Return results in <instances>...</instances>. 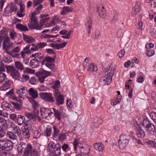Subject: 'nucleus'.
Wrapping results in <instances>:
<instances>
[{"mask_svg":"<svg viewBox=\"0 0 156 156\" xmlns=\"http://www.w3.org/2000/svg\"><path fill=\"white\" fill-rule=\"evenodd\" d=\"M42 5H39L36 8V12H33L30 16V23L28 24V26L30 30L36 29L41 30L42 28V26L37 22V19L35 15L36 14H39L42 8Z\"/></svg>","mask_w":156,"mask_h":156,"instance_id":"f257e3e1","label":"nucleus"},{"mask_svg":"<svg viewBox=\"0 0 156 156\" xmlns=\"http://www.w3.org/2000/svg\"><path fill=\"white\" fill-rule=\"evenodd\" d=\"M47 149L51 152L52 156H59L61 154V145L60 144H55L53 142L50 141L47 146Z\"/></svg>","mask_w":156,"mask_h":156,"instance_id":"f03ea898","label":"nucleus"},{"mask_svg":"<svg viewBox=\"0 0 156 156\" xmlns=\"http://www.w3.org/2000/svg\"><path fill=\"white\" fill-rule=\"evenodd\" d=\"M23 156H39L37 151L30 144H27L23 151Z\"/></svg>","mask_w":156,"mask_h":156,"instance_id":"7ed1b4c3","label":"nucleus"},{"mask_svg":"<svg viewBox=\"0 0 156 156\" xmlns=\"http://www.w3.org/2000/svg\"><path fill=\"white\" fill-rule=\"evenodd\" d=\"M7 70L10 73V75L15 80H20L21 79L20 74L19 71L12 66H8L7 67Z\"/></svg>","mask_w":156,"mask_h":156,"instance_id":"20e7f679","label":"nucleus"},{"mask_svg":"<svg viewBox=\"0 0 156 156\" xmlns=\"http://www.w3.org/2000/svg\"><path fill=\"white\" fill-rule=\"evenodd\" d=\"M129 138V136L127 135L122 134L120 136L118 143L120 149H123L127 146Z\"/></svg>","mask_w":156,"mask_h":156,"instance_id":"39448f33","label":"nucleus"},{"mask_svg":"<svg viewBox=\"0 0 156 156\" xmlns=\"http://www.w3.org/2000/svg\"><path fill=\"white\" fill-rule=\"evenodd\" d=\"M142 126L145 129L146 133L149 134L151 133V132H154L155 130L154 125L147 119L143 120Z\"/></svg>","mask_w":156,"mask_h":156,"instance_id":"423d86ee","label":"nucleus"},{"mask_svg":"<svg viewBox=\"0 0 156 156\" xmlns=\"http://www.w3.org/2000/svg\"><path fill=\"white\" fill-rule=\"evenodd\" d=\"M53 95L56 100V104L57 105H62L64 103V97L61 94L58 90L53 91Z\"/></svg>","mask_w":156,"mask_h":156,"instance_id":"0eeeda50","label":"nucleus"},{"mask_svg":"<svg viewBox=\"0 0 156 156\" xmlns=\"http://www.w3.org/2000/svg\"><path fill=\"white\" fill-rule=\"evenodd\" d=\"M112 73H109L108 74L102 77L99 80L100 84L103 86L110 84L112 82Z\"/></svg>","mask_w":156,"mask_h":156,"instance_id":"6e6552de","label":"nucleus"},{"mask_svg":"<svg viewBox=\"0 0 156 156\" xmlns=\"http://www.w3.org/2000/svg\"><path fill=\"white\" fill-rule=\"evenodd\" d=\"M51 72L44 70H41L37 73L39 77L38 79L40 82L43 83L45 78L50 75Z\"/></svg>","mask_w":156,"mask_h":156,"instance_id":"1a4fd4ad","label":"nucleus"},{"mask_svg":"<svg viewBox=\"0 0 156 156\" xmlns=\"http://www.w3.org/2000/svg\"><path fill=\"white\" fill-rule=\"evenodd\" d=\"M3 149L5 151H8L11 150L13 148V143L9 140H0Z\"/></svg>","mask_w":156,"mask_h":156,"instance_id":"9d476101","label":"nucleus"},{"mask_svg":"<svg viewBox=\"0 0 156 156\" xmlns=\"http://www.w3.org/2000/svg\"><path fill=\"white\" fill-rule=\"evenodd\" d=\"M40 97L43 100L49 102L53 103L55 101L51 93L41 92Z\"/></svg>","mask_w":156,"mask_h":156,"instance_id":"9b49d317","label":"nucleus"},{"mask_svg":"<svg viewBox=\"0 0 156 156\" xmlns=\"http://www.w3.org/2000/svg\"><path fill=\"white\" fill-rule=\"evenodd\" d=\"M41 115L42 118L46 119L48 116L53 113L52 108H42L40 109Z\"/></svg>","mask_w":156,"mask_h":156,"instance_id":"f8f14e48","label":"nucleus"},{"mask_svg":"<svg viewBox=\"0 0 156 156\" xmlns=\"http://www.w3.org/2000/svg\"><path fill=\"white\" fill-rule=\"evenodd\" d=\"M10 39L9 37L6 35L4 36L2 46L3 49L5 50V52L7 53H8V49L11 46L10 44Z\"/></svg>","mask_w":156,"mask_h":156,"instance_id":"ddd939ff","label":"nucleus"},{"mask_svg":"<svg viewBox=\"0 0 156 156\" xmlns=\"http://www.w3.org/2000/svg\"><path fill=\"white\" fill-rule=\"evenodd\" d=\"M97 11L99 15L102 18H105L107 16L105 9L102 5L97 6Z\"/></svg>","mask_w":156,"mask_h":156,"instance_id":"4468645a","label":"nucleus"},{"mask_svg":"<svg viewBox=\"0 0 156 156\" xmlns=\"http://www.w3.org/2000/svg\"><path fill=\"white\" fill-rule=\"evenodd\" d=\"M16 92L18 94V97L21 98H23L26 96L28 92L27 88L25 87H22L19 89H16Z\"/></svg>","mask_w":156,"mask_h":156,"instance_id":"2eb2a0df","label":"nucleus"},{"mask_svg":"<svg viewBox=\"0 0 156 156\" xmlns=\"http://www.w3.org/2000/svg\"><path fill=\"white\" fill-rule=\"evenodd\" d=\"M111 22L113 24H115L119 20V13L116 10H113L111 12Z\"/></svg>","mask_w":156,"mask_h":156,"instance_id":"dca6fc26","label":"nucleus"},{"mask_svg":"<svg viewBox=\"0 0 156 156\" xmlns=\"http://www.w3.org/2000/svg\"><path fill=\"white\" fill-rule=\"evenodd\" d=\"M12 83V81L10 80H5L4 83L0 87V90H2L5 91L10 88Z\"/></svg>","mask_w":156,"mask_h":156,"instance_id":"f3484780","label":"nucleus"},{"mask_svg":"<svg viewBox=\"0 0 156 156\" xmlns=\"http://www.w3.org/2000/svg\"><path fill=\"white\" fill-rule=\"evenodd\" d=\"M25 115L31 121L35 122L37 121V115L36 114L26 112L25 113Z\"/></svg>","mask_w":156,"mask_h":156,"instance_id":"a211bd4d","label":"nucleus"},{"mask_svg":"<svg viewBox=\"0 0 156 156\" xmlns=\"http://www.w3.org/2000/svg\"><path fill=\"white\" fill-rule=\"evenodd\" d=\"M81 154L83 155L88 154L90 151V147L88 145H87L84 147L82 146L80 147Z\"/></svg>","mask_w":156,"mask_h":156,"instance_id":"6ab92c4d","label":"nucleus"},{"mask_svg":"<svg viewBox=\"0 0 156 156\" xmlns=\"http://www.w3.org/2000/svg\"><path fill=\"white\" fill-rule=\"evenodd\" d=\"M136 128L137 130L136 133L137 136L139 138H143L145 136L144 132L140 126H138Z\"/></svg>","mask_w":156,"mask_h":156,"instance_id":"aec40b11","label":"nucleus"},{"mask_svg":"<svg viewBox=\"0 0 156 156\" xmlns=\"http://www.w3.org/2000/svg\"><path fill=\"white\" fill-rule=\"evenodd\" d=\"M67 44L66 42H64L60 44L51 43L50 46L53 48L58 50L61 48H64L66 46Z\"/></svg>","mask_w":156,"mask_h":156,"instance_id":"412c9836","label":"nucleus"},{"mask_svg":"<svg viewBox=\"0 0 156 156\" xmlns=\"http://www.w3.org/2000/svg\"><path fill=\"white\" fill-rule=\"evenodd\" d=\"M41 62V61L37 60L35 58L33 59L30 62V66L33 68H36L39 66Z\"/></svg>","mask_w":156,"mask_h":156,"instance_id":"4be33fe9","label":"nucleus"},{"mask_svg":"<svg viewBox=\"0 0 156 156\" xmlns=\"http://www.w3.org/2000/svg\"><path fill=\"white\" fill-rule=\"evenodd\" d=\"M7 128L6 121L3 118H0V129L6 130Z\"/></svg>","mask_w":156,"mask_h":156,"instance_id":"5701e85b","label":"nucleus"},{"mask_svg":"<svg viewBox=\"0 0 156 156\" xmlns=\"http://www.w3.org/2000/svg\"><path fill=\"white\" fill-rule=\"evenodd\" d=\"M73 10V9L72 7L64 6L62 8V11L60 14L64 16L66 15L68 13L72 12Z\"/></svg>","mask_w":156,"mask_h":156,"instance_id":"b1692460","label":"nucleus"},{"mask_svg":"<svg viewBox=\"0 0 156 156\" xmlns=\"http://www.w3.org/2000/svg\"><path fill=\"white\" fill-rule=\"evenodd\" d=\"M27 144L23 142H21L17 146V150L18 152L22 153L23 150L25 149Z\"/></svg>","mask_w":156,"mask_h":156,"instance_id":"393cba45","label":"nucleus"},{"mask_svg":"<svg viewBox=\"0 0 156 156\" xmlns=\"http://www.w3.org/2000/svg\"><path fill=\"white\" fill-rule=\"evenodd\" d=\"M11 103L14 106V108L17 110H20L22 109V103L20 101H11Z\"/></svg>","mask_w":156,"mask_h":156,"instance_id":"a878e982","label":"nucleus"},{"mask_svg":"<svg viewBox=\"0 0 156 156\" xmlns=\"http://www.w3.org/2000/svg\"><path fill=\"white\" fill-rule=\"evenodd\" d=\"M94 147L96 150L99 151H101L103 150L104 146L102 143H97L94 145Z\"/></svg>","mask_w":156,"mask_h":156,"instance_id":"bb28decb","label":"nucleus"},{"mask_svg":"<svg viewBox=\"0 0 156 156\" xmlns=\"http://www.w3.org/2000/svg\"><path fill=\"white\" fill-rule=\"evenodd\" d=\"M92 25V22L90 18L88 17L87 19L86 23V27L87 29L88 33L89 34L90 30Z\"/></svg>","mask_w":156,"mask_h":156,"instance_id":"cd10ccee","label":"nucleus"},{"mask_svg":"<svg viewBox=\"0 0 156 156\" xmlns=\"http://www.w3.org/2000/svg\"><path fill=\"white\" fill-rule=\"evenodd\" d=\"M29 94L34 98L38 97L37 91L33 88H30L28 91Z\"/></svg>","mask_w":156,"mask_h":156,"instance_id":"c85d7f7f","label":"nucleus"},{"mask_svg":"<svg viewBox=\"0 0 156 156\" xmlns=\"http://www.w3.org/2000/svg\"><path fill=\"white\" fill-rule=\"evenodd\" d=\"M52 112H54V114L55 117L58 120H60L61 119V112L59 110H56L55 108H52Z\"/></svg>","mask_w":156,"mask_h":156,"instance_id":"c756f323","label":"nucleus"},{"mask_svg":"<svg viewBox=\"0 0 156 156\" xmlns=\"http://www.w3.org/2000/svg\"><path fill=\"white\" fill-rule=\"evenodd\" d=\"M23 40L24 41L28 43H31L34 41V39L32 37L28 35H26L23 34Z\"/></svg>","mask_w":156,"mask_h":156,"instance_id":"7c9ffc66","label":"nucleus"},{"mask_svg":"<svg viewBox=\"0 0 156 156\" xmlns=\"http://www.w3.org/2000/svg\"><path fill=\"white\" fill-rule=\"evenodd\" d=\"M140 3L139 2L137 1L136 2L134 8L133 9L132 12H134V14H137L140 9Z\"/></svg>","mask_w":156,"mask_h":156,"instance_id":"2f4dec72","label":"nucleus"},{"mask_svg":"<svg viewBox=\"0 0 156 156\" xmlns=\"http://www.w3.org/2000/svg\"><path fill=\"white\" fill-rule=\"evenodd\" d=\"M16 28L21 30L23 31H28V29L27 26H24L20 23L17 24L16 25Z\"/></svg>","mask_w":156,"mask_h":156,"instance_id":"473e14b6","label":"nucleus"},{"mask_svg":"<svg viewBox=\"0 0 156 156\" xmlns=\"http://www.w3.org/2000/svg\"><path fill=\"white\" fill-rule=\"evenodd\" d=\"M24 119V116L19 115L16 121L17 122L18 125L20 126L23 123Z\"/></svg>","mask_w":156,"mask_h":156,"instance_id":"72a5a7b5","label":"nucleus"},{"mask_svg":"<svg viewBox=\"0 0 156 156\" xmlns=\"http://www.w3.org/2000/svg\"><path fill=\"white\" fill-rule=\"evenodd\" d=\"M15 66L16 68L20 70H23L24 67L23 65L20 62L16 61L15 62Z\"/></svg>","mask_w":156,"mask_h":156,"instance_id":"f704fd0d","label":"nucleus"},{"mask_svg":"<svg viewBox=\"0 0 156 156\" xmlns=\"http://www.w3.org/2000/svg\"><path fill=\"white\" fill-rule=\"evenodd\" d=\"M54 60L55 59L49 56H47L44 58L41 64L42 65H44L45 62H53Z\"/></svg>","mask_w":156,"mask_h":156,"instance_id":"c9c22d12","label":"nucleus"},{"mask_svg":"<svg viewBox=\"0 0 156 156\" xmlns=\"http://www.w3.org/2000/svg\"><path fill=\"white\" fill-rule=\"evenodd\" d=\"M51 128L50 126H47L44 132V135L47 137L50 136L52 132Z\"/></svg>","mask_w":156,"mask_h":156,"instance_id":"e433bc0d","label":"nucleus"},{"mask_svg":"<svg viewBox=\"0 0 156 156\" xmlns=\"http://www.w3.org/2000/svg\"><path fill=\"white\" fill-rule=\"evenodd\" d=\"M6 136L11 139L14 140L16 138L17 136L13 132H8L6 133Z\"/></svg>","mask_w":156,"mask_h":156,"instance_id":"4c0bfd02","label":"nucleus"},{"mask_svg":"<svg viewBox=\"0 0 156 156\" xmlns=\"http://www.w3.org/2000/svg\"><path fill=\"white\" fill-rule=\"evenodd\" d=\"M13 133H15L17 136H20L21 134V131L18 126H16L13 127Z\"/></svg>","mask_w":156,"mask_h":156,"instance_id":"58836bf2","label":"nucleus"},{"mask_svg":"<svg viewBox=\"0 0 156 156\" xmlns=\"http://www.w3.org/2000/svg\"><path fill=\"white\" fill-rule=\"evenodd\" d=\"M60 87V82L59 80H56L52 86V88L54 90V91L55 90H58V88Z\"/></svg>","mask_w":156,"mask_h":156,"instance_id":"ea45409f","label":"nucleus"},{"mask_svg":"<svg viewBox=\"0 0 156 156\" xmlns=\"http://www.w3.org/2000/svg\"><path fill=\"white\" fill-rule=\"evenodd\" d=\"M44 55L43 54L40 53H36L35 58L37 60L41 61L44 59Z\"/></svg>","mask_w":156,"mask_h":156,"instance_id":"a19ab883","label":"nucleus"},{"mask_svg":"<svg viewBox=\"0 0 156 156\" xmlns=\"http://www.w3.org/2000/svg\"><path fill=\"white\" fill-rule=\"evenodd\" d=\"M98 68L95 66L93 64H91L89 66L87 69V71L90 72H93L97 71Z\"/></svg>","mask_w":156,"mask_h":156,"instance_id":"79ce46f5","label":"nucleus"},{"mask_svg":"<svg viewBox=\"0 0 156 156\" xmlns=\"http://www.w3.org/2000/svg\"><path fill=\"white\" fill-rule=\"evenodd\" d=\"M79 139L78 138L75 139L73 144V145L74 149L75 151H77V148L79 144ZM78 147H80L78 146Z\"/></svg>","mask_w":156,"mask_h":156,"instance_id":"37998d69","label":"nucleus"},{"mask_svg":"<svg viewBox=\"0 0 156 156\" xmlns=\"http://www.w3.org/2000/svg\"><path fill=\"white\" fill-rule=\"evenodd\" d=\"M58 139L61 141H63L66 139V135L65 133H60L58 135Z\"/></svg>","mask_w":156,"mask_h":156,"instance_id":"c03bdc74","label":"nucleus"},{"mask_svg":"<svg viewBox=\"0 0 156 156\" xmlns=\"http://www.w3.org/2000/svg\"><path fill=\"white\" fill-rule=\"evenodd\" d=\"M7 6L9 7V11L10 13L12 12H16L17 8L15 5L12 4Z\"/></svg>","mask_w":156,"mask_h":156,"instance_id":"a18cd8bd","label":"nucleus"},{"mask_svg":"<svg viewBox=\"0 0 156 156\" xmlns=\"http://www.w3.org/2000/svg\"><path fill=\"white\" fill-rule=\"evenodd\" d=\"M54 132L53 133V136L54 138H55L58 135L60 131L58 128L55 126H53V127Z\"/></svg>","mask_w":156,"mask_h":156,"instance_id":"49530a36","label":"nucleus"},{"mask_svg":"<svg viewBox=\"0 0 156 156\" xmlns=\"http://www.w3.org/2000/svg\"><path fill=\"white\" fill-rule=\"evenodd\" d=\"M30 121H27L24 122L23 124L24 128L26 130H29L31 129V124Z\"/></svg>","mask_w":156,"mask_h":156,"instance_id":"de8ad7c7","label":"nucleus"},{"mask_svg":"<svg viewBox=\"0 0 156 156\" xmlns=\"http://www.w3.org/2000/svg\"><path fill=\"white\" fill-rule=\"evenodd\" d=\"M23 72L27 74H33L35 72V71L34 70L32 69H31L26 67L25 69H24Z\"/></svg>","mask_w":156,"mask_h":156,"instance_id":"09e8293b","label":"nucleus"},{"mask_svg":"<svg viewBox=\"0 0 156 156\" xmlns=\"http://www.w3.org/2000/svg\"><path fill=\"white\" fill-rule=\"evenodd\" d=\"M6 75L3 73H0V83H2L7 79Z\"/></svg>","mask_w":156,"mask_h":156,"instance_id":"8fccbe9b","label":"nucleus"},{"mask_svg":"<svg viewBox=\"0 0 156 156\" xmlns=\"http://www.w3.org/2000/svg\"><path fill=\"white\" fill-rule=\"evenodd\" d=\"M45 65L51 70H52L55 67V65L52 63V62H46Z\"/></svg>","mask_w":156,"mask_h":156,"instance_id":"3c124183","label":"nucleus"},{"mask_svg":"<svg viewBox=\"0 0 156 156\" xmlns=\"http://www.w3.org/2000/svg\"><path fill=\"white\" fill-rule=\"evenodd\" d=\"M149 147H151L156 148V142L152 140H149L147 142Z\"/></svg>","mask_w":156,"mask_h":156,"instance_id":"603ef678","label":"nucleus"},{"mask_svg":"<svg viewBox=\"0 0 156 156\" xmlns=\"http://www.w3.org/2000/svg\"><path fill=\"white\" fill-rule=\"evenodd\" d=\"M150 116L154 123L156 122V112H152L150 115Z\"/></svg>","mask_w":156,"mask_h":156,"instance_id":"864d4df0","label":"nucleus"},{"mask_svg":"<svg viewBox=\"0 0 156 156\" xmlns=\"http://www.w3.org/2000/svg\"><path fill=\"white\" fill-rule=\"evenodd\" d=\"M121 100V99L120 98H117L115 99L112 100L111 104L112 105H115L118 103H119Z\"/></svg>","mask_w":156,"mask_h":156,"instance_id":"5fc2aeb1","label":"nucleus"},{"mask_svg":"<svg viewBox=\"0 0 156 156\" xmlns=\"http://www.w3.org/2000/svg\"><path fill=\"white\" fill-rule=\"evenodd\" d=\"M154 54V51L150 49L146 51V55L148 57L152 56Z\"/></svg>","mask_w":156,"mask_h":156,"instance_id":"6e6d98bb","label":"nucleus"},{"mask_svg":"<svg viewBox=\"0 0 156 156\" xmlns=\"http://www.w3.org/2000/svg\"><path fill=\"white\" fill-rule=\"evenodd\" d=\"M23 137L26 139H28L30 136V133L29 130H26L23 133Z\"/></svg>","mask_w":156,"mask_h":156,"instance_id":"4d7b16f0","label":"nucleus"},{"mask_svg":"<svg viewBox=\"0 0 156 156\" xmlns=\"http://www.w3.org/2000/svg\"><path fill=\"white\" fill-rule=\"evenodd\" d=\"M11 106V105H9V103H7L6 102H3V104L1 105L2 108H3L4 107L3 109H4V108H8V109H10V107Z\"/></svg>","mask_w":156,"mask_h":156,"instance_id":"13d9d810","label":"nucleus"},{"mask_svg":"<svg viewBox=\"0 0 156 156\" xmlns=\"http://www.w3.org/2000/svg\"><path fill=\"white\" fill-rule=\"evenodd\" d=\"M44 1V0H33V6L36 7L37 5L40 3H42Z\"/></svg>","mask_w":156,"mask_h":156,"instance_id":"bf43d9fd","label":"nucleus"},{"mask_svg":"<svg viewBox=\"0 0 156 156\" xmlns=\"http://www.w3.org/2000/svg\"><path fill=\"white\" fill-rule=\"evenodd\" d=\"M30 45H27L23 48V51L25 52V54H28L30 53L31 51L30 49Z\"/></svg>","mask_w":156,"mask_h":156,"instance_id":"052dcab7","label":"nucleus"},{"mask_svg":"<svg viewBox=\"0 0 156 156\" xmlns=\"http://www.w3.org/2000/svg\"><path fill=\"white\" fill-rule=\"evenodd\" d=\"M37 44L38 49L42 48L47 45L46 43L44 42H40Z\"/></svg>","mask_w":156,"mask_h":156,"instance_id":"680f3d73","label":"nucleus"},{"mask_svg":"<svg viewBox=\"0 0 156 156\" xmlns=\"http://www.w3.org/2000/svg\"><path fill=\"white\" fill-rule=\"evenodd\" d=\"M150 33L153 37L155 38L156 37V32L154 28H150Z\"/></svg>","mask_w":156,"mask_h":156,"instance_id":"e2e57ef3","label":"nucleus"},{"mask_svg":"<svg viewBox=\"0 0 156 156\" xmlns=\"http://www.w3.org/2000/svg\"><path fill=\"white\" fill-rule=\"evenodd\" d=\"M41 135V133L38 130H35L34 132L33 136L34 138L37 139Z\"/></svg>","mask_w":156,"mask_h":156,"instance_id":"0e129e2a","label":"nucleus"},{"mask_svg":"<svg viewBox=\"0 0 156 156\" xmlns=\"http://www.w3.org/2000/svg\"><path fill=\"white\" fill-rule=\"evenodd\" d=\"M32 107L34 110H37L38 108V103L35 101H33L32 104Z\"/></svg>","mask_w":156,"mask_h":156,"instance_id":"69168bd1","label":"nucleus"},{"mask_svg":"<svg viewBox=\"0 0 156 156\" xmlns=\"http://www.w3.org/2000/svg\"><path fill=\"white\" fill-rule=\"evenodd\" d=\"M13 95H14V93L13 92V90L12 89L6 93L5 94V96L6 97H11L12 96H13Z\"/></svg>","mask_w":156,"mask_h":156,"instance_id":"338daca9","label":"nucleus"},{"mask_svg":"<svg viewBox=\"0 0 156 156\" xmlns=\"http://www.w3.org/2000/svg\"><path fill=\"white\" fill-rule=\"evenodd\" d=\"M9 118L11 119L14 121H16L17 118L16 115L15 114H10Z\"/></svg>","mask_w":156,"mask_h":156,"instance_id":"774afa93","label":"nucleus"}]
</instances>
